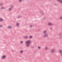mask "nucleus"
<instances>
[{"label":"nucleus","mask_w":62,"mask_h":62,"mask_svg":"<svg viewBox=\"0 0 62 62\" xmlns=\"http://www.w3.org/2000/svg\"><path fill=\"white\" fill-rule=\"evenodd\" d=\"M31 41L30 40H28L26 41L25 42L26 46H27V47L29 46V45H30V43H31Z\"/></svg>","instance_id":"1"},{"label":"nucleus","mask_w":62,"mask_h":62,"mask_svg":"<svg viewBox=\"0 0 62 62\" xmlns=\"http://www.w3.org/2000/svg\"><path fill=\"white\" fill-rule=\"evenodd\" d=\"M48 37V34L47 33H45L43 36V37L46 38Z\"/></svg>","instance_id":"2"},{"label":"nucleus","mask_w":62,"mask_h":62,"mask_svg":"<svg viewBox=\"0 0 62 62\" xmlns=\"http://www.w3.org/2000/svg\"><path fill=\"white\" fill-rule=\"evenodd\" d=\"M55 50L54 49H51L50 50V52L52 53H54Z\"/></svg>","instance_id":"3"},{"label":"nucleus","mask_w":62,"mask_h":62,"mask_svg":"<svg viewBox=\"0 0 62 62\" xmlns=\"http://www.w3.org/2000/svg\"><path fill=\"white\" fill-rule=\"evenodd\" d=\"M47 24L48 25H53V24L51 23H47Z\"/></svg>","instance_id":"4"},{"label":"nucleus","mask_w":62,"mask_h":62,"mask_svg":"<svg viewBox=\"0 0 62 62\" xmlns=\"http://www.w3.org/2000/svg\"><path fill=\"white\" fill-rule=\"evenodd\" d=\"M6 56H5L3 55L2 56V59H4L6 58Z\"/></svg>","instance_id":"5"},{"label":"nucleus","mask_w":62,"mask_h":62,"mask_svg":"<svg viewBox=\"0 0 62 62\" xmlns=\"http://www.w3.org/2000/svg\"><path fill=\"white\" fill-rule=\"evenodd\" d=\"M59 2H60V3H62V0H57Z\"/></svg>","instance_id":"6"},{"label":"nucleus","mask_w":62,"mask_h":62,"mask_svg":"<svg viewBox=\"0 0 62 62\" xmlns=\"http://www.w3.org/2000/svg\"><path fill=\"white\" fill-rule=\"evenodd\" d=\"M23 50H21L20 52V53H23Z\"/></svg>","instance_id":"7"},{"label":"nucleus","mask_w":62,"mask_h":62,"mask_svg":"<svg viewBox=\"0 0 62 62\" xmlns=\"http://www.w3.org/2000/svg\"><path fill=\"white\" fill-rule=\"evenodd\" d=\"M48 48L47 47H46L45 48V50H48Z\"/></svg>","instance_id":"8"},{"label":"nucleus","mask_w":62,"mask_h":62,"mask_svg":"<svg viewBox=\"0 0 62 62\" xmlns=\"http://www.w3.org/2000/svg\"><path fill=\"white\" fill-rule=\"evenodd\" d=\"M24 38H25V39H27L28 38V37L27 36H24Z\"/></svg>","instance_id":"9"},{"label":"nucleus","mask_w":62,"mask_h":62,"mask_svg":"<svg viewBox=\"0 0 62 62\" xmlns=\"http://www.w3.org/2000/svg\"><path fill=\"white\" fill-rule=\"evenodd\" d=\"M59 19L60 20H62V16H60L59 18Z\"/></svg>","instance_id":"10"},{"label":"nucleus","mask_w":62,"mask_h":62,"mask_svg":"<svg viewBox=\"0 0 62 62\" xmlns=\"http://www.w3.org/2000/svg\"><path fill=\"white\" fill-rule=\"evenodd\" d=\"M43 33H46V31H43Z\"/></svg>","instance_id":"11"},{"label":"nucleus","mask_w":62,"mask_h":62,"mask_svg":"<svg viewBox=\"0 0 62 62\" xmlns=\"http://www.w3.org/2000/svg\"><path fill=\"white\" fill-rule=\"evenodd\" d=\"M59 52H60V54H61V53H62V50H59Z\"/></svg>","instance_id":"12"},{"label":"nucleus","mask_w":62,"mask_h":62,"mask_svg":"<svg viewBox=\"0 0 62 62\" xmlns=\"http://www.w3.org/2000/svg\"><path fill=\"white\" fill-rule=\"evenodd\" d=\"M16 26H19V23H16Z\"/></svg>","instance_id":"13"},{"label":"nucleus","mask_w":62,"mask_h":62,"mask_svg":"<svg viewBox=\"0 0 62 62\" xmlns=\"http://www.w3.org/2000/svg\"><path fill=\"white\" fill-rule=\"evenodd\" d=\"M11 26H9L8 27V28L9 29L10 28H11Z\"/></svg>","instance_id":"14"},{"label":"nucleus","mask_w":62,"mask_h":62,"mask_svg":"<svg viewBox=\"0 0 62 62\" xmlns=\"http://www.w3.org/2000/svg\"><path fill=\"white\" fill-rule=\"evenodd\" d=\"M32 38V36H30V37H29V38L30 39H31V38Z\"/></svg>","instance_id":"15"},{"label":"nucleus","mask_w":62,"mask_h":62,"mask_svg":"<svg viewBox=\"0 0 62 62\" xmlns=\"http://www.w3.org/2000/svg\"><path fill=\"white\" fill-rule=\"evenodd\" d=\"M11 9H12L11 8H9V10H11Z\"/></svg>","instance_id":"16"},{"label":"nucleus","mask_w":62,"mask_h":62,"mask_svg":"<svg viewBox=\"0 0 62 62\" xmlns=\"http://www.w3.org/2000/svg\"><path fill=\"white\" fill-rule=\"evenodd\" d=\"M3 19L1 18H0V21H2Z\"/></svg>","instance_id":"17"},{"label":"nucleus","mask_w":62,"mask_h":62,"mask_svg":"<svg viewBox=\"0 0 62 62\" xmlns=\"http://www.w3.org/2000/svg\"><path fill=\"white\" fill-rule=\"evenodd\" d=\"M38 49H40V47L39 46L38 47Z\"/></svg>","instance_id":"18"},{"label":"nucleus","mask_w":62,"mask_h":62,"mask_svg":"<svg viewBox=\"0 0 62 62\" xmlns=\"http://www.w3.org/2000/svg\"><path fill=\"white\" fill-rule=\"evenodd\" d=\"M4 8L3 7H2L1 8V9H4Z\"/></svg>","instance_id":"19"},{"label":"nucleus","mask_w":62,"mask_h":62,"mask_svg":"<svg viewBox=\"0 0 62 62\" xmlns=\"http://www.w3.org/2000/svg\"><path fill=\"white\" fill-rule=\"evenodd\" d=\"M23 43V41H21L20 42V43Z\"/></svg>","instance_id":"20"},{"label":"nucleus","mask_w":62,"mask_h":62,"mask_svg":"<svg viewBox=\"0 0 62 62\" xmlns=\"http://www.w3.org/2000/svg\"><path fill=\"white\" fill-rule=\"evenodd\" d=\"M30 26V27H32V25H31Z\"/></svg>","instance_id":"21"},{"label":"nucleus","mask_w":62,"mask_h":62,"mask_svg":"<svg viewBox=\"0 0 62 62\" xmlns=\"http://www.w3.org/2000/svg\"><path fill=\"white\" fill-rule=\"evenodd\" d=\"M19 1H20V2L22 1V0H19Z\"/></svg>","instance_id":"22"},{"label":"nucleus","mask_w":62,"mask_h":62,"mask_svg":"<svg viewBox=\"0 0 62 62\" xmlns=\"http://www.w3.org/2000/svg\"><path fill=\"white\" fill-rule=\"evenodd\" d=\"M60 54H61V55H62V53H60Z\"/></svg>","instance_id":"23"},{"label":"nucleus","mask_w":62,"mask_h":62,"mask_svg":"<svg viewBox=\"0 0 62 62\" xmlns=\"http://www.w3.org/2000/svg\"><path fill=\"white\" fill-rule=\"evenodd\" d=\"M11 8H12V6H11Z\"/></svg>","instance_id":"24"},{"label":"nucleus","mask_w":62,"mask_h":62,"mask_svg":"<svg viewBox=\"0 0 62 62\" xmlns=\"http://www.w3.org/2000/svg\"><path fill=\"white\" fill-rule=\"evenodd\" d=\"M2 26H0V27H1Z\"/></svg>","instance_id":"25"},{"label":"nucleus","mask_w":62,"mask_h":62,"mask_svg":"<svg viewBox=\"0 0 62 62\" xmlns=\"http://www.w3.org/2000/svg\"><path fill=\"white\" fill-rule=\"evenodd\" d=\"M61 38H62V36L61 37Z\"/></svg>","instance_id":"26"}]
</instances>
